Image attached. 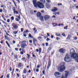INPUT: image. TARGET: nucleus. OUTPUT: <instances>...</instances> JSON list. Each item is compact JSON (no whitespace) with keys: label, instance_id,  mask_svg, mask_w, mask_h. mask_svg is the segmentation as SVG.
Instances as JSON below:
<instances>
[{"label":"nucleus","instance_id":"1","mask_svg":"<svg viewBox=\"0 0 78 78\" xmlns=\"http://www.w3.org/2000/svg\"><path fill=\"white\" fill-rule=\"evenodd\" d=\"M36 0H33V2L34 7L35 8H38L40 9H43L44 8V5L39 1L36 2Z\"/></svg>","mask_w":78,"mask_h":78},{"label":"nucleus","instance_id":"2","mask_svg":"<svg viewBox=\"0 0 78 78\" xmlns=\"http://www.w3.org/2000/svg\"><path fill=\"white\" fill-rule=\"evenodd\" d=\"M65 62H62L58 66V70L59 72H62L63 71L66 70V66H65Z\"/></svg>","mask_w":78,"mask_h":78},{"label":"nucleus","instance_id":"3","mask_svg":"<svg viewBox=\"0 0 78 78\" xmlns=\"http://www.w3.org/2000/svg\"><path fill=\"white\" fill-rule=\"evenodd\" d=\"M64 60L65 62H70L71 61V60H70V58H69V54L67 53L66 54Z\"/></svg>","mask_w":78,"mask_h":78},{"label":"nucleus","instance_id":"4","mask_svg":"<svg viewBox=\"0 0 78 78\" xmlns=\"http://www.w3.org/2000/svg\"><path fill=\"white\" fill-rule=\"evenodd\" d=\"M26 41H21V47L22 49H24L25 48V47L27 46V44H26Z\"/></svg>","mask_w":78,"mask_h":78},{"label":"nucleus","instance_id":"5","mask_svg":"<svg viewBox=\"0 0 78 78\" xmlns=\"http://www.w3.org/2000/svg\"><path fill=\"white\" fill-rule=\"evenodd\" d=\"M55 75L56 78H60L61 74L60 73H59L58 72H56L55 73Z\"/></svg>","mask_w":78,"mask_h":78},{"label":"nucleus","instance_id":"6","mask_svg":"<svg viewBox=\"0 0 78 78\" xmlns=\"http://www.w3.org/2000/svg\"><path fill=\"white\" fill-rule=\"evenodd\" d=\"M59 51L60 52L62 53H64L66 52V50L63 48H62L60 49H59Z\"/></svg>","mask_w":78,"mask_h":78},{"label":"nucleus","instance_id":"7","mask_svg":"<svg viewBox=\"0 0 78 78\" xmlns=\"http://www.w3.org/2000/svg\"><path fill=\"white\" fill-rule=\"evenodd\" d=\"M51 65V61L50 60L49 61L48 66L47 68V70H48L49 69V68H50V66Z\"/></svg>","mask_w":78,"mask_h":78},{"label":"nucleus","instance_id":"8","mask_svg":"<svg viewBox=\"0 0 78 78\" xmlns=\"http://www.w3.org/2000/svg\"><path fill=\"white\" fill-rule=\"evenodd\" d=\"M50 18V16L48 15H45L44 16V19L45 20H48V19H49Z\"/></svg>","mask_w":78,"mask_h":78},{"label":"nucleus","instance_id":"9","mask_svg":"<svg viewBox=\"0 0 78 78\" xmlns=\"http://www.w3.org/2000/svg\"><path fill=\"white\" fill-rule=\"evenodd\" d=\"M57 11H58V8L56 7H54V9L52 10V11H53V12H56Z\"/></svg>","mask_w":78,"mask_h":78},{"label":"nucleus","instance_id":"10","mask_svg":"<svg viewBox=\"0 0 78 78\" xmlns=\"http://www.w3.org/2000/svg\"><path fill=\"white\" fill-rule=\"evenodd\" d=\"M40 19L41 22H44V16H41L40 17Z\"/></svg>","mask_w":78,"mask_h":78},{"label":"nucleus","instance_id":"11","mask_svg":"<svg viewBox=\"0 0 78 78\" xmlns=\"http://www.w3.org/2000/svg\"><path fill=\"white\" fill-rule=\"evenodd\" d=\"M4 37L5 39H7V40H8V41H9L10 40V38H9V37H8L6 36V35H5Z\"/></svg>","mask_w":78,"mask_h":78},{"label":"nucleus","instance_id":"12","mask_svg":"<svg viewBox=\"0 0 78 78\" xmlns=\"http://www.w3.org/2000/svg\"><path fill=\"white\" fill-rule=\"evenodd\" d=\"M46 8H50V6L51 5L48 4H47L46 5Z\"/></svg>","mask_w":78,"mask_h":78},{"label":"nucleus","instance_id":"13","mask_svg":"<svg viewBox=\"0 0 78 78\" xmlns=\"http://www.w3.org/2000/svg\"><path fill=\"white\" fill-rule=\"evenodd\" d=\"M37 16L38 17H41V13L40 12H38L37 14Z\"/></svg>","mask_w":78,"mask_h":78},{"label":"nucleus","instance_id":"14","mask_svg":"<svg viewBox=\"0 0 78 78\" xmlns=\"http://www.w3.org/2000/svg\"><path fill=\"white\" fill-rule=\"evenodd\" d=\"M40 2H41L43 4H45V0H40Z\"/></svg>","mask_w":78,"mask_h":78},{"label":"nucleus","instance_id":"15","mask_svg":"<svg viewBox=\"0 0 78 78\" xmlns=\"http://www.w3.org/2000/svg\"><path fill=\"white\" fill-rule=\"evenodd\" d=\"M23 73V74H24V73H27V69H24Z\"/></svg>","mask_w":78,"mask_h":78},{"label":"nucleus","instance_id":"16","mask_svg":"<svg viewBox=\"0 0 78 78\" xmlns=\"http://www.w3.org/2000/svg\"><path fill=\"white\" fill-rule=\"evenodd\" d=\"M70 37H71L70 35H68L67 38H66V39H70Z\"/></svg>","mask_w":78,"mask_h":78},{"label":"nucleus","instance_id":"17","mask_svg":"<svg viewBox=\"0 0 78 78\" xmlns=\"http://www.w3.org/2000/svg\"><path fill=\"white\" fill-rule=\"evenodd\" d=\"M33 42H36V43H37V40L36 39L33 38Z\"/></svg>","mask_w":78,"mask_h":78},{"label":"nucleus","instance_id":"18","mask_svg":"<svg viewBox=\"0 0 78 78\" xmlns=\"http://www.w3.org/2000/svg\"><path fill=\"white\" fill-rule=\"evenodd\" d=\"M55 35L56 36H61V34H60L56 33Z\"/></svg>","mask_w":78,"mask_h":78},{"label":"nucleus","instance_id":"19","mask_svg":"<svg viewBox=\"0 0 78 78\" xmlns=\"http://www.w3.org/2000/svg\"><path fill=\"white\" fill-rule=\"evenodd\" d=\"M13 27L14 28H18V26L16 25H15L13 26Z\"/></svg>","mask_w":78,"mask_h":78},{"label":"nucleus","instance_id":"20","mask_svg":"<svg viewBox=\"0 0 78 78\" xmlns=\"http://www.w3.org/2000/svg\"><path fill=\"white\" fill-rule=\"evenodd\" d=\"M52 25H53V27H56V26H57V23H52Z\"/></svg>","mask_w":78,"mask_h":78},{"label":"nucleus","instance_id":"21","mask_svg":"<svg viewBox=\"0 0 78 78\" xmlns=\"http://www.w3.org/2000/svg\"><path fill=\"white\" fill-rule=\"evenodd\" d=\"M29 36L30 37H31V38H33V37L32 36H31V34H29Z\"/></svg>","mask_w":78,"mask_h":78},{"label":"nucleus","instance_id":"22","mask_svg":"<svg viewBox=\"0 0 78 78\" xmlns=\"http://www.w3.org/2000/svg\"><path fill=\"white\" fill-rule=\"evenodd\" d=\"M18 67H22V63H20L19 64Z\"/></svg>","mask_w":78,"mask_h":78},{"label":"nucleus","instance_id":"23","mask_svg":"<svg viewBox=\"0 0 78 78\" xmlns=\"http://www.w3.org/2000/svg\"><path fill=\"white\" fill-rule=\"evenodd\" d=\"M42 37L39 36L38 37L37 39L39 40H41V39H42Z\"/></svg>","mask_w":78,"mask_h":78},{"label":"nucleus","instance_id":"24","mask_svg":"<svg viewBox=\"0 0 78 78\" xmlns=\"http://www.w3.org/2000/svg\"><path fill=\"white\" fill-rule=\"evenodd\" d=\"M13 13L14 14H18V12H17V11H14V12H13Z\"/></svg>","mask_w":78,"mask_h":78},{"label":"nucleus","instance_id":"25","mask_svg":"<svg viewBox=\"0 0 78 78\" xmlns=\"http://www.w3.org/2000/svg\"><path fill=\"white\" fill-rule=\"evenodd\" d=\"M27 32V33H29V31L28 30H27L26 31H25L24 32V34H26V33Z\"/></svg>","mask_w":78,"mask_h":78},{"label":"nucleus","instance_id":"26","mask_svg":"<svg viewBox=\"0 0 78 78\" xmlns=\"http://www.w3.org/2000/svg\"><path fill=\"white\" fill-rule=\"evenodd\" d=\"M17 33H18V31H13V34H17Z\"/></svg>","mask_w":78,"mask_h":78},{"label":"nucleus","instance_id":"27","mask_svg":"<svg viewBox=\"0 0 78 78\" xmlns=\"http://www.w3.org/2000/svg\"><path fill=\"white\" fill-rule=\"evenodd\" d=\"M12 10L13 11V12L16 11V7H13L12 8Z\"/></svg>","mask_w":78,"mask_h":78},{"label":"nucleus","instance_id":"28","mask_svg":"<svg viewBox=\"0 0 78 78\" xmlns=\"http://www.w3.org/2000/svg\"><path fill=\"white\" fill-rule=\"evenodd\" d=\"M73 38L74 40H76V39H78V37H73Z\"/></svg>","mask_w":78,"mask_h":78},{"label":"nucleus","instance_id":"29","mask_svg":"<svg viewBox=\"0 0 78 78\" xmlns=\"http://www.w3.org/2000/svg\"><path fill=\"white\" fill-rule=\"evenodd\" d=\"M68 27V26H66V27H64V30H67V28Z\"/></svg>","mask_w":78,"mask_h":78},{"label":"nucleus","instance_id":"30","mask_svg":"<svg viewBox=\"0 0 78 78\" xmlns=\"http://www.w3.org/2000/svg\"><path fill=\"white\" fill-rule=\"evenodd\" d=\"M41 48H39V53H41Z\"/></svg>","mask_w":78,"mask_h":78},{"label":"nucleus","instance_id":"31","mask_svg":"<svg viewBox=\"0 0 78 78\" xmlns=\"http://www.w3.org/2000/svg\"><path fill=\"white\" fill-rule=\"evenodd\" d=\"M48 3H50L51 2V1L50 0H46Z\"/></svg>","mask_w":78,"mask_h":78},{"label":"nucleus","instance_id":"32","mask_svg":"<svg viewBox=\"0 0 78 78\" xmlns=\"http://www.w3.org/2000/svg\"><path fill=\"white\" fill-rule=\"evenodd\" d=\"M16 17H18V18L20 20V15H19V16H16Z\"/></svg>","mask_w":78,"mask_h":78},{"label":"nucleus","instance_id":"33","mask_svg":"<svg viewBox=\"0 0 78 78\" xmlns=\"http://www.w3.org/2000/svg\"><path fill=\"white\" fill-rule=\"evenodd\" d=\"M11 19H12V20H14V16H12L11 18Z\"/></svg>","mask_w":78,"mask_h":78},{"label":"nucleus","instance_id":"34","mask_svg":"<svg viewBox=\"0 0 78 78\" xmlns=\"http://www.w3.org/2000/svg\"><path fill=\"white\" fill-rule=\"evenodd\" d=\"M1 8H4V7H5V8H6V6L3 5H2L1 6Z\"/></svg>","mask_w":78,"mask_h":78},{"label":"nucleus","instance_id":"35","mask_svg":"<svg viewBox=\"0 0 78 78\" xmlns=\"http://www.w3.org/2000/svg\"><path fill=\"white\" fill-rule=\"evenodd\" d=\"M7 22H8V23H9L10 22V20H9V19H8L7 20Z\"/></svg>","mask_w":78,"mask_h":78},{"label":"nucleus","instance_id":"36","mask_svg":"<svg viewBox=\"0 0 78 78\" xmlns=\"http://www.w3.org/2000/svg\"><path fill=\"white\" fill-rule=\"evenodd\" d=\"M25 59V57H23L22 58V60H23V61H24Z\"/></svg>","mask_w":78,"mask_h":78},{"label":"nucleus","instance_id":"37","mask_svg":"<svg viewBox=\"0 0 78 78\" xmlns=\"http://www.w3.org/2000/svg\"><path fill=\"white\" fill-rule=\"evenodd\" d=\"M30 14H33V12L32 11H30Z\"/></svg>","mask_w":78,"mask_h":78},{"label":"nucleus","instance_id":"38","mask_svg":"<svg viewBox=\"0 0 78 78\" xmlns=\"http://www.w3.org/2000/svg\"><path fill=\"white\" fill-rule=\"evenodd\" d=\"M20 54H21V55H23V52L22 51H21Z\"/></svg>","mask_w":78,"mask_h":78},{"label":"nucleus","instance_id":"39","mask_svg":"<svg viewBox=\"0 0 78 78\" xmlns=\"http://www.w3.org/2000/svg\"><path fill=\"white\" fill-rule=\"evenodd\" d=\"M33 44H34L35 45V47H36V46H37V45H36V43H35V42H33Z\"/></svg>","mask_w":78,"mask_h":78},{"label":"nucleus","instance_id":"40","mask_svg":"<svg viewBox=\"0 0 78 78\" xmlns=\"http://www.w3.org/2000/svg\"><path fill=\"white\" fill-rule=\"evenodd\" d=\"M9 70L10 71H12V68L11 67L9 68Z\"/></svg>","mask_w":78,"mask_h":78},{"label":"nucleus","instance_id":"41","mask_svg":"<svg viewBox=\"0 0 78 78\" xmlns=\"http://www.w3.org/2000/svg\"><path fill=\"white\" fill-rule=\"evenodd\" d=\"M23 36H24V37H26L27 36V34H24V32L23 33Z\"/></svg>","mask_w":78,"mask_h":78},{"label":"nucleus","instance_id":"42","mask_svg":"<svg viewBox=\"0 0 78 78\" xmlns=\"http://www.w3.org/2000/svg\"><path fill=\"white\" fill-rule=\"evenodd\" d=\"M36 71L37 72H39V69H36Z\"/></svg>","mask_w":78,"mask_h":78},{"label":"nucleus","instance_id":"43","mask_svg":"<svg viewBox=\"0 0 78 78\" xmlns=\"http://www.w3.org/2000/svg\"><path fill=\"white\" fill-rule=\"evenodd\" d=\"M21 32H23V29L21 28Z\"/></svg>","mask_w":78,"mask_h":78},{"label":"nucleus","instance_id":"44","mask_svg":"<svg viewBox=\"0 0 78 78\" xmlns=\"http://www.w3.org/2000/svg\"><path fill=\"white\" fill-rule=\"evenodd\" d=\"M16 21H19V19H18V18H16Z\"/></svg>","mask_w":78,"mask_h":78},{"label":"nucleus","instance_id":"45","mask_svg":"<svg viewBox=\"0 0 78 78\" xmlns=\"http://www.w3.org/2000/svg\"><path fill=\"white\" fill-rule=\"evenodd\" d=\"M56 14H57L58 15H59V12H56Z\"/></svg>","mask_w":78,"mask_h":78},{"label":"nucleus","instance_id":"46","mask_svg":"<svg viewBox=\"0 0 78 78\" xmlns=\"http://www.w3.org/2000/svg\"><path fill=\"white\" fill-rule=\"evenodd\" d=\"M53 14L54 15H55V16H56V12H54L53 13Z\"/></svg>","mask_w":78,"mask_h":78},{"label":"nucleus","instance_id":"47","mask_svg":"<svg viewBox=\"0 0 78 78\" xmlns=\"http://www.w3.org/2000/svg\"><path fill=\"white\" fill-rule=\"evenodd\" d=\"M51 50V47H49L48 48V50L49 51H50V50Z\"/></svg>","mask_w":78,"mask_h":78},{"label":"nucleus","instance_id":"48","mask_svg":"<svg viewBox=\"0 0 78 78\" xmlns=\"http://www.w3.org/2000/svg\"><path fill=\"white\" fill-rule=\"evenodd\" d=\"M62 36H66V35L64 33H63L62 34Z\"/></svg>","mask_w":78,"mask_h":78},{"label":"nucleus","instance_id":"49","mask_svg":"<svg viewBox=\"0 0 78 78\" xmlns=\"http://www.w3.org/2000/svg\"><path fill=\"white\" fill-rule=\"evenodd\" d=\"M46 46H48V43H46Z\"/></svg>","mask_w":78,"mask_h":78},{"label":"nucleus","instance_id":"50","mask_svg":"<svg viewBox=\"0 0 78 78\" xmlns=\"http://www.w3.org/2000/svg\"><path fill=\"white\" fill-rule=\"evenodd\" d=\"M9 74H8L7 76V77L8 78H9Z\"/></svg>","mask_w":78,"mask_h":78},{"label":"nucleus","instance_id":"51","mask_svg":"<svg viewBox=\"0 0 78 78\" xmlns=\"http://www.w3.org/2000/svg\"><path fill=\"white\" fill-rule=\"evenodd\" d=\"M32 40H29V42H30V43H32Z\"/></svg>","mask_w":78,"mask_h":78},{"label":"nucleus","instance_id":"52","mask_svg":"<svg viewBox=\"0 0 78 78\" xmlns=\"http://www.w3.org/2000/svg\"><path fill=\"white\" fill-rule=\"evenodd\" d=\"M15 59H17V56L16 55L15 56Z\"/></svg>","mask_w":78,"mask_h":78},{"label":"nucleus","instance_id":"53","mask_svg":"<svg viewBox=\"0 0 78 78\" xmlns=\"http://www.w3.org/2000/svg\"><path fill=\"white\" fill-rule=\"evenodd\" d=\"M2 11H3V10L2 9H0V12H2Z\"/></svg>","mask_w":78,"mask_h":78},{"label":"nucleus","instance_id":"54","mask_svg":"<svg viewBox=\"0 0 78 78\" xmlns=\"http://www.w3.org/2000/svg\"><path fill=\"white\" fill-rule=\"evenodd\" d=\"M37 68H38V69H39V67H40V66L37 65Z\"/></svg>","mask_w":78,"mask_h":78},{"label":"nucleus","instance_id":"55","mask_svg":"<svg viewBox=\"0 0 78 78\" xmlns=\"http://www.w3.org/2000/svg\"><path fill=\"white\" fill-rule=\"evenodd\" d=\"M47 41H50V39L48 38H47L46 39Z\"/></svg>","mask_w":78,"mask_h":78},{"label":"nucleus","instance_id":"56","mask_svg":"<svg viewBox=\"0 0 78 78\" xmlns=\"http://www.w3.org/2000/svg\"><path fill=\"white\" fill-rule=\"evenodd\" d=\"M60 5H61H61H62V4L60 3L58 4V6H60Z\"/></svg>","mask_w":78,"mask_h":78},{"label":"nucleus","instance_id":"57","mask_svg":"<svg viewBox=\"0 0 78 78\" xmlns=\"http://www.w3.org/2000/svg\"><path fill=\"white\" fill-rule=\"evenodd\" d=\"M15 50H16V51H18V50L19 49V48H15Z\"/></svg>","mask_w":78,"mask_h":78},{"label":"nucleus","instance_id":"58","mask_svg":"<svg viewBox=\"0 0 78 78\" xmlns=\"http://www.w3.org/2000/svg\"><path fill=\"white\" fill-rule=\"evenodd\" d=\"M42 73L43 74H44V75L45 74V70L43 71Z\"/></svg>","mask_w":78,"mask_h":78},{"label":"nucleus","instance_id":"59","mask_svg":"<svg viewBox=\"0 0 78 78\" xmlns=\"http://www.w3.org/2000/svg\"><path fill=\"white\" fill-rule=\"evenodd\" d=\"M12 42L13 44H15V43H16V41H13Z\"/></svg>","mask_w":78,"mask_h":78},{"label":"nucleus","instance_id":"60","mask_svg":"<svg viewBox=\"0 0 78 78\" xmlns=\"http://www.w3.org/2000/svg\"><path fill=\"white\" fill-rule=\"evenodd\" d=\"M35 31L34 32V33L35 34H36V32H37V30H35Z\"/></svg>","mask_w":78,"mask_h":78},{"label":"nucleus","instance_id":"61","mask_svg":"<svg viewBox=\"0 0 78 78\" xmlns=\"http://www.w3.org/2000/svg\"><path fill=\"white\" fill-rule=\"evenodd\" d=\"M2 23H5V21H4L2 20Z\"/></svg>","mask_w":78,"mask_h":78},{"label":"nucleus","instance_id":"62","mask_svg":"<svg viewBox=\"0 0 78 78\" xmlns=\"http://www.w3.org/2000/svg\"><path fill=\"white\" fill-rule=\"evenodd\" d=\"M51 38L52 39H53V36L51 35Z\"/></svg>","mask_w":78,"mask_h":78},{"label":"nucleus","instance_id":"63","mask_svg":"<svg viewBox=\"0 0 78 78\" xmlns=\"http://www.w3.org/2000/svg\"><path fill=\"white\" fill-rule=\"evenodd\" d=\"M16 72H18L19 71V69H16Z\"/></svg>","mask_w":78,"mask_h":78},{"label":"nucleus","instance_id":"64","mask_svg":"<svg viewBox=\"0 0 78 78\" xmlns=\"http://www.w3.org/2000/svg\"><path fill=\"white\" fill-rule=\"evenodd\" d=\"M31 70H29L28 72V73H30L31 72Z\"/></svg>","mask_w":78,"mask_h":78}]
</instances>
